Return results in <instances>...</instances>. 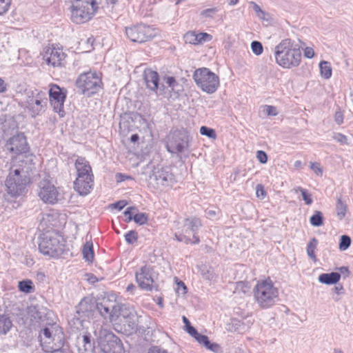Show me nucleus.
Returning a JSON list of instances; mask_svg holds the SVG:
<instances>
[{
	"mask_svg": "<svg viewBox=\"0 0 353 353\" xmlns=\"http://www.w3.org/2000/svg\"><path fill=\"white\" fill-rule=\"evenodd\" d=\"M95 0H75L72 5L71 19L76 23L89 21L97 9Z\"/></svg>",
	"mask_w": 353,
	"mask_h": 353,
	"instance_id": "nucleus-11",
	"label": "nucleus"
},
{
	"mask_svg": "<svg viewBox=\"0 0 353 353\" xmlns=\"http://www.w3.org/2000/svg\"><path fill=\"white\" fill-rule=\"evenodd\" d=\"M97 342L103 353H125V349L121 339L112 332L101 328L94 331Z\"/></svg>",
	"mask_w": 353,
	"mask_h": 353,
	"instance_id": "nucleus-6",
	"label": "nucleus"
},
{
	"mask_svg": "<svg viewBox=\"0 0 353 353\" xmlns=\"http://www.w3.org/2000/svg\"><path fill=\"white\" fill-rule=\"evenodd\" d=\"M143 79L146 87L152 91L156 92L158 89L163 90L164 86L160 85L159 74L151 69H145L143 72Z\"/></svg>",
	"mask_w": 353,
	"mask_h": 353,
	"instance_id": "nucleus-22",
	"label": "nucleus"
},
{
	"mask_svg": "<svg viewBox=\"0 0 353 353\" xmlns=\"http://www.w3.org/2000/svg\"><path fill=\"white\" fill-rule=\"evenodd\" d=\"M77 179L74 182V189L82 196L88 194L94 185V175L90 163L82 157L75 161Z\"/></svg>",
	"mask_w": 353,
	"mask_h": 353,
	"instance_id": "nucleus-3",
	"label": "nucleus"
},
{
	"mask_svg": "<svg viewBox=\"0 0 353 353\" xmlns=\"http://www.w3.org/2000/svg\"><path fill=\"white\" fill-rule=\"evenodd\" d=\"M12 326L10 317L5 314H0V336L6 335Z\"/></svg>",
	"mask_w": 353,
	"mask_h": 353,
	"instance_id": "nucleus-27",
	"label": "nucleus"
},
{
	"mask_svg": "<svg viewBox=\"0 0 353 353\" xmlns=\"http://www.w3.org/2000/svg\"><path fill=\"white\" fill-rule=\"evenodd\" d=\"M39 250L43 255L58 257L64 251L63 239L55 231H47L40 236Z\"/></svg>",
	"mask_w": 353,
	"mask_h": 353,
	"instance_id": "nucleus-5",
	"label": "nucleus"
},
{
	"mask_svg": "<svg viewBox=\"0 0 353 353\" xmlns=\"http://www.w3.org/2000/svg\"><path fill=\"white\" fill-rule=\"evenodd\" d=\"M341 279V274L338 272L323 273L319 275V282L327 285L336 284Z\"/></svg>",
	"mask_w": 353,
	"mask_h": 353,
	"instance_id": "nucleus-25",
	"label": "nucleus"
},
{
	"mask_svg": "<svg viewBox=\"0 0 353 353\" xmlns=\"http://www.w3.org/2000/svg\"><path fill=\"white\" fill-rule=\"evenodd\" d=\"M66 98V93L56 84H51L49 90V100L54 112L59 113L61 117H63L65 112L63 110V104Z\"/></svg>",
	"mask_w": 353,
	"mask_h": 353,
	"instance_id": "nucleus-15",
	"label": "nucleus"
},
{
	"mask_svg": "<svg viewBox=\"0 0 353 353\" xmlns=\"http://www.w3.org/2000/svg\"><path fill=\"white\" fill-rule=\"evenodd\" d=\"M125 322L128 323V326L130 328V331L134 332L137 330L136 316L133 317V319H128V320H126Z\"/></svg>",
	"mask_w": 353,
	"mask_h": 353,
	"instance_id": "nucleus-57",
	"label": "nucleus"
},
{
	"mask_svg": "<svg viewBox=\"0 0 353 353\" xmlns=\"http://www.w3.org/2000/svg\"><path fill=\"white\" fill-rule=\"evenodd\" d=\"M256 194L257 197L263 199L266 196V192L264 190V187L261 184H258L256 187Z\"/></svg>",
	"mask_w": 353,
	"mask_h": 353,
	"instance_id": "nucleus-55",
	"label": "nucleus"
},
{
	"mask_svg": "<svg viewBox=\"0 0 353 353\" xmlns=\"http://www.w3.org/2000/svg\"><path fill=\"white\" fill-rule=\"evenodd\" d=\"M65 57V54L62 49L54 46L47 48L43 54V60L53 67L61 65Z\"/></svg>",
	"mask_w": 353,
	"mask_h": 353,
	"instance_id": "nucleus-18",
	"label": "nucleus"
},
{
	"mask_svg": "<svg viewBox=\"0 0 353 353\" xmlns=\"http://www.w3.org/2000/svg\"><path fill=\"white\" fill-rule=\"evenodd\" d=\"M255 301L261 308L266 309L275 304L279 290L270 279L259 281L253 290Z\"/></svg>",
	"mask_w": 353,
	"mask_h": 353,
	"instance_id": "nucleus-4",
	"label": "nucleus"
},
{
	"mask_svg": "<svg viewBox=\"0 0 353 353\" xmlns=\"http://www.w3.org/2000/svg\"><path fill=\"white\" fill-rule=\"evenodd\" d=\"M44 337V339H51L52 338V332L50 330L48 327H45L40 334V337L42 339V337Z\"/></svg>",
	"mask_w": 353,
	"mask_h": 353,
	"instance_id": "nucleus-58",
	"label": "nucleus"
},
{
	"mask_svg": "<svg viewBox=\"0 0 353 353\" xmlns=\"http://www.w3.org/2000/svg\"><path fill=\"white\" fill-rule=\"evenodd\" d=\"M319 68L321 74L324 79H328L331 77L332 74V70L330 63L328 61H321L319 63Z\"/></svg>",
	"mask_w": 353,
	"mask_h": 353,
	"instance_id": "nucleus-29",
	"label": "nucleus"
},
{
	"mask_svg": "<svg viewBox=\"0 0 353 353\" xmlns=\"http://www.w3.org/2000/svg\"><path fill=\"white\" fill-rule=\"evenodd\" d=\"M186 290H187V288L183 281H179L177 283V289H176L177 292H179V293L181 292V294H185Z\"/></svg>",
	"mask_w": 353,
	"mask_h": 353,
	"instance_id": "nucleus-61",
	"label": "nucleus"
},
{
	"mask_svg": "<svg viewBox=\"0 0 353 353\" xmlns=\"http://www.w3.org/2000/svg\"><path fill=\"white\" fill-rule=\"evenodd\" d=\"M151 268L145 265L136 272V281L141 289L150 291L152 290L154 280Z\"/></svg>",
	"mask_w": 353,
	"mask_h": 353,
	"instance_id": "nucleus-19",
	"label": "nucleus"
},
{
	"mask_svg": "<svg viewBox=\"0 0 353 353\" xmlns=\"http://www.w3.org/2000/svg\"><path fill=\"white\" fill-rule=\"evenodd\" d=\"M84 318L85 316L83 315L77 314L71 320L70 323H72L75 329L80 330L83 327Z\"/></svg>",
	"mask_w": 353,
	"mask_h": 353,
	"instance_id": "nucleus-38",
	"label": "nucleus"
},
{
	"mask_svg": "<svg viewBox=\"0 0 353 353\" xmlns=\"http://www.w3.org/2000/svg\"><path fill=\"white\" fill-rule=\"evenodd\" d=\"M333 139L336 141L340 143L341 144H343V145H347V137H346V136H345L343 134L334 133V135H333Z\"/></svg>",
	"mask_w": 353,
	"mask_h": 353,
	"instance_id": "nucleus-53",
	"label": "nucleus"
},
{
	"mask_svg": "<svg viewBox=\"0 0 353 353\" xmlns=\"http://www.w3.org/2000/svg\"><path fill=\"white\" fill-rule=\"evenodd\" d=\"M336 215L339 220H342L346 214L347 210V206L345 201L341 199H337L336 205Z\"/></svg>",
	"mask_w": 353,
	"mask_h": 353,
	"instance_id": "nucleus-30",
	"label": "nucleus"
},
{
	"mask_svg": "<svg viewBox=\"0 0 353 353\" xmlns=\"http://www.w3.org/2000/svg\"><path fill=\"white\" fill-rule=\"evenodd\" d=\"M35 156L30 154L21 155L14 161L5 181L9 194L17 196L23 194L35 170Z\"/></svg>",
	"mask_w": 353,
	"mask_h": 353,
	"instance_id": "nucleus-1",
	"label": "nucleus"
},
{
	"mask_svg": "<svg viewBox=\"0 0 353 353\" xmlns=\"http://www.w3.org/2000/svg\"><path fill=\"white\" fill-rule=\"evenodd\" d=\"M12 3V0H0V15L6 14Z\"/></svg>",
	"mask_w": 353,
	"mask_h": 353,
	"instance_id": "nucleus-44",
	"label": "nucleus"
},
{
	"mask_svg": "<svg viewBox=\"0 0 353 353\" xmlns=\"http://www.w3.org/2000/svg\"><path fill=\"white\" fill-rule=\"evenodd\" d=\"M81 343L88 344L94 343L91 341V336L90 334H84L82 339H79L78 341V344L81 345Z\"/></svg>",
	"mask_w": 353,
	"mask_h": 353,
	"instance_id": "nucleus-60",
	"label": "nucleus"
},
{
	"mask_svg": "<svg viewBox=\"0 0 353 353\" xmlns=\"http://www.w3.org/2000/svg\"><path fill=\"white\" fill-rule=\"evenodd\" d=\"M200 133L202 135H205L209 138H214L216 136L214 130L206 126L201 127Z\"/></svg>",
	"mask_w": 353,
	"mask_h": 353,
	"instance_id": "nucleus-48",
	"label": "nucleus"
},
{
	"mask_svg": "<svg viewBox=\"0 0 353 353\" xmlns=\"http://www.w3.org/2000/svg\"><path fill=\"white\" fill-rule=\"evenodd\" d=\"M27 312L34 326L44 324L47 320L48 309L39 305L28 307Z\"/></svg>",
	"mask_w": 353,
	"mask_h": 353,
	"instance_id": "nucleus-21",
	"label": "nucleus"
},
{
	"mask_svg": "<svg viewBox=\"0 0 353 353\" xmlns=\"http://www.w3.org/2000/svg\"><path fill=\"white\" fill-rule=\"evenodd\" d=\"M148 353H168L166 350H162L158 347H153L150 348Z\"/></svg>",
	"mask_w": 353,
	"mask_h": 353,
	"instance_id": "nucleus-64",
	"label": "nucleus"
},
{
	"mask_svg": "<svg viewBox=\"0 0 353 353\" xmlns=\"http://www.w3.org/2000/svg\"><path fill=\"white\" fill-rule=\"evenodd\" d=\"M125 33L132 41L144 43L153 39L157 31L150 26L141 23L126 28Z\"/></svg>",
	"mask_w": 353,
	"mask_h": 353,
	"instance_id": "nucleus-13",
	"label": "nucleus"
},
{
	"mask_svg": "<svg viewBox=\"0 0 353 353\" xmlns=\"http://www.w3.org/2000/svg\"><path fill=\"white\" fill-rule=\"evenodd\" d=\"M133 220L139 225L145 223L148 220V216L145 213H136L133 216Z\"/></svg>",
	"mask_w": 353,
	"mask_h": 353,
	"instance_id": "nucleus-42",
	"label": "nucleus"
},
{
	"mask_svg": "<svg viewBox=\"0 0 353 353\" xmlns=\"http://www.w3.org/2000/svg\"><path fill=\"white\" fill-rule=\"evenodd\" d=\"M351 244V239L350 236L347 235H342L341 236L340 242H339V249L341 250H347Z\"/></svg>",
	"mask_w": 353,
	"mask_h": 353,
	"instance_id": "nucleus-39",
	"label": "nucleus"
},
{
	"mask_svg": "<svg viewBox=\"0 0 353 353\" xmlns=\"http://www.w3.org/2000/svg\"><path fill=\"white\" fill-rule=\"evenodd\" d=\"M174 183V176L169 167L154 168L149 176V185L155 190H163L172 187Z\"/></svg>",
	"mask_w": 353,
	"mask_h": 353,
	"instance_id": "nucleus-12",
	"label": "nucleus"
},
{
	"mask_svg": "<svg viewBox=\"0 0 353 353\" xmlns=\"http://www.w3.org/2000/svg\"><path fill=\"white\" fill-rule=\"evenodd\" d=\"M94 41V39L92 37L88 38L85 41L81 39L79 42V45L81 46V49L85 52H90L93 49Z\"/></svg>",
	"mask_w": 353,
	"mask_h": 353,
	"instance_id": "nucleus-34",
	"label": "nucleus"
},
{
	"mask_svg": "<svg viewBox=\"0 0 353 353\" xmlns=\"http://www.w3.org/2000/svg\"><path fill=\"white\" fill-rule=\"evenodd\" d=\"M78 350L79 353H93L94 345V343H81V345L78 344Z\"/></svg>",
	"mask_w": 353,
	"mask_h": 353,
	"instance_id": "nucleus-41",
	"label": "nucleus"
},
{
	"mask_svg": "<svg viewBox=\"0 0 353 353\" xmlns=\"http://www.w3.org/2000/svg\"><path fill=\"white\" fill-rule=\"evenodd\" d=\"M311 170L317 175L321 176L323 174V169L319 163L314 162L310 163Z\"/></svg>",
	"mask_w": 353,
	"mask_h": 353,
	"instance_id": "nucleus-50",
	"label": "nucleus"
},
{
	"mask_svg": "<svg viewBox=\"0 0 353 353\" xmlns=\"http://www.w3.org/2000/svg\"><path fill=\"white\" fill-rule=\"evenodd\" d=\"M219 11V8L215 7V8H208V9H205L203 10H202L200 13V15L203 17V18H209V19H212L214 18V14Z\"/></svg>",
	"mask_w": 353,
	"mask_h": 353,
	"instance_id": "nucleus-40",
	"label": "nucleus"
},
{
	"mask_svg": "<svg viewBox=\"0 0 353 353\" xmlns=\"http://www.w3.org/2000/svg\"><path fill=\"white\" fill-rule=\"evenodd\" d=\"M295 192H300L301 193L303 199L304 200L305 204L311 205L312 203V199L311 197V194L307 192V190L302 188L301 187H296L294 189Z\"/></svg>",
	"mask_w": 353,
	"mask_h": 353,
	"instance_id": "nucleus-36",
	"label": "nucleus"
},
{
	"mask_svg": "<svg viewBox=\"0 0 353 353\" xmlns=\"http://www.w3.org/2000/svg\"><path fill=\"white\" fill-rule=\"evenodd\" d=\"M310 223L316 227L321 226L323 224V214L319 211H316L315 213L310 217Z\"/></svg>",
	"mask_w": 353,
	"mask_h": 353,
	"instance_id": "nucleus-35",
	"label": "nucleus"
},
{
	"mask_svg": "<svg viewBox=\"0 0 353 353\" xmlns=\"http://www.w3.org/2000/svg\"><path fill=\"white\" fill-rule=\"evenodd\" d=\"M137 209L135 207L128 208L125 212L124 214L127 217L126 221L129 222L133 219L134 215L136 214Z\"/></svg>",
	"mask_w": 353,
	"mask_h": 353,
	"instance_id": "nucleus-49",
	"label": "nucleus"
},
{
	"mask_svg": "<svg viewBox=\"0 0 353 353\" xmlns=\"http://www.w3.org/2000/svg\"><path fill=\"white\" fill-rule=\"evenodd\" d=\"M202 226L199 218L193 216L184 220L181 232H176L174 236L178 241L184 242L185 244H198L200 242L199 237L196 235L198 230Z\"/></svg>",
	"mask_w": 353,
	"mask_h": 353,
	"instance_id": "nucleus-9",
	"label": "nucleus"
},
{
	"mask_svg": "<svg viewBox=\"0 0 353 353\" xmlns=\"http://www.w3.org/2000/svg\"><path fill=\"white\" fill-rule=\"evenodd\" d=\"M164 81L168 87L171 88L172 90H174L175 87L178 85L177 81L173 77H165Z\"/></svg>",
	"mask_w": 353,
	"mask_h": 353,
	"instance_id": "nucleus-54",
	"label": "nucleus"
},
{
	"mask_svg": "<svg viewBox=\"0 0 353 353\" xmlns=\"http://www.w3.org/2000/svg\"><path fill=\"white\" fill-rule=\"evenodd\" d=\"M263 112L268 116H276L278 114L276 108L272 105H264Z\"/></svg>",
	"mask_w": 353,
	"mask_h": 353,
	"instance_id": "nucleus-52",
	"label": "nucleus"
},
{
	"mask_svg": "<svg viewBox=\"0 0 353 353\" xmlns=\"http://www.w3.org/2000/svg\"><path fill=\"white\" fill-rule=\"evenodd\" d=\"M127 203L124 200L119 201L113 204V208L118 209L119 210H122L125 205Z\"/></svg>",
	"mask_w": 353,
	"mask_h": 353,
	"instance_id": "nucleus-62",
	"label": "nucleus"
},
{
	"mask_svg": "<svg viewBox=\"0 0 353 353\" xmlns=\"http://www.w3.org/2000/svg\"><path fill=\"white\" fill-rule=\"evenodd\" d=\"M317 245H318V240L315 237H314L307 243V248H306L307 254L308 256L314 261H316V260L314 251L316 249Z\"/></svg>",
	"mask_w": 353,
	"mask_h": 353,
	"instance_id": "nucleus-31",
	"label": "nucleus"
},
{
	"mask_svg": "<svg viewBox=\"0 0 353 353\" xmlns=\"http://www.w3.org/2000/svg\"><path fill=\"white\" fill-rule=\"evenodd\" d=\"M137 233L134 230H130L125 235V239L129 244H132L137 241Z\"/></svg>",
	"mask_w": 353,
	"mask_h": 353,
	"instance_id": "nucleus-45",
	"label": "nucleus"
},
{
	"mask_svg": "<svg viewBox=\"0 0 353 353\" xmlns=\"http://www.w3.org/2000/svg\"><path fill=\"white\" fill-rule=\"evenodd\" d=\"M212 36L206 32L195 33L194 32H188L184 35L185 43L193 45H198L205 41H209L212 39Z\"/></svg>",
	"mask_w": 353,
	"mask_h": 353,
	"instance_id": "nucleus-23",
	"label": "nucleus"
},
{
	"mask_svg": "<svg viewBox=\"0 0 353 353\" xmlns=\"http://www.w3.org/2000/svg\"><path fill=\"white\" fill-rule=\"evenodd\" d=\"M274 56L276 62L284 68L297 67L301 61L300 49L290 39L282 40L276 46Z\"/></svg>",
	"mask_w": 353,
	"mask_h": 353,
	"instance_id": "nucleus-2",
	"label": "nucleus"
},
{
	"mask_svg": "<svg viewBox=\"0 0 353 353\" xmlns=\"http://www.w3.org/2000/svg\"><path fill=\"white\" fill-rule=\"evenodd\" d=\"M183 321L185 324V330L186 331L191 335L193 336L194 334H197L196 330L192 327L190 324V322L189 320L185 316H183Z\"/></svg>",
	"mask_w": 353,
	"mask_h": 353,
	"instance_id": "nucleus-46",
	"label": "nucleus"
},
{
	"mask_svg": "<svg viewBox=\"0 0 353 353\" xmlns=\"http://www.w3.org/2000/svg\"><path fill=\"white\" fill-rule=\"evenodd\" d=\"M83 259L88 261L92 262L94 259V251H93V245L92 243L90 241H87L83 248Z\"/></svg>",
	"mask_w": 353,
	"mask_h": 353,
	"instance_id": "nucleus-28",
	"label": "nucleus"
},
{
	"mask_svg": "<svg viewBox=\"0 0 353 353\" xmlns=\"http://www.w3.org/2000/svg\"><path fill=\"white\" fill-rule=\"evenodd\" d=\"M6 148L12 154L19 155L28 152L29 147L24 134L18 133L8 140Z\"/></svg>",
	"mask_w": 353,
	"mask_h": 353,
	"instance_id": "nucleus-17",
	"label": "nucleus"
},
{
	"mask_svg": "<svg viewBox=\"0 0 353 353\" xmlns=\"http://www.w3.org/2000/svg\"><path fill=\"white\" fill-rule=\"evenodd\" d=\"M190 139L185 130L171 131L167 137L166 149L170 153L181 154L188 150Z\"/></svg>",
	"mask_w": 353,
	"mask_h": 353,
	"instance_id": "nucleus-10",
	"label": "nucleus"
},
{
	"mask_svg": "<svg viewBox=\"0 0 353 353\" xmlns=\"http://www.w3.org/2000/svg\"><path fill=\"white\" fill-rule=\"evenodd\" d=\"M314 51L312 48L306 47L304 49V56L307 59H312L314 57Z\"/></svg>",
	"mask_w": 353,
	"mask_h": 353,
	"instance_id": "nucleus-59",
	"label": "nucleus"
},
{
	"mask_svg": "<svg viewBox=\"0 0 353 353\" xmlns=\"http://www.w3.org/2000/svg\"><path fill=\"white\" fill-rule=\"evenodd\" d=\"M117 304L116 301L104 299L101 302L97 303V308L104 319L110 321H115Z\"/></svg>",
	"mask_w": 353,
	"mask_h": 353,
	"instance_id": "nucleus-20",
	"label": "nucleus"
},
{
	"mask_svg": "<svg viewBox=\"0 0 353 353\" xmlns=\"http://www.w3.org/2000/svg\"><path fill=\"white\" fill-rule=\"evenodd\" d=\"M256 157L261 163H265L268 161V156L264 151H257Z\"/></svg>",
	"mask_w": 353,
	"mask_h": 353,
	"instance_id": "nucleus-56",
	"label": "nucleus"
},
{
	"mask_svg": "<svg viewBox=\"0 0 353 353\" xmlns=\"http://www.w3.org/2000/svg\"><path fill=\"white\" fill-rule=\"evenodd\" d=\"M26 104L32 117H35L41 114L48 105L46 92L37 90L31 92V94L27 97Z\"/></svg>",
	"mask_w": 353,
	"mask_h": 353,
	"instance_id": "nucleus-14",
	"label": "nucleus"
},
{
	"mask_svg": "<svg viewBox=\"0 0 353 353\" xmlns=\"http://www.w3.org/2000/svg\"><path fill=\"white\" fill-rule=\"evenodd\" d=\"M39 196L46 203L54 204L60 200V194L57 188L48 180L39 183Z\"/></svg>",
	"mask_w": 353,
	"mask_h": 353,
	"instance_id": "nucleus-16",
	"label": "nucleus"
},
{
	"mask_svg": "<svg viewBox=\"0 0 353 353\" xmlns=\"http://www.w3.org/2000/svg\"><path fill=\"white\" fill-rule=\"evenodd\" d=\"M202 276L209 281L213 280L216 278L215 274L211 268H208L206 266H203L201 270Z\"/></svg>",
	"mask_w": 353,
	"mask_h": 353,
	"instance_id": "nucleus-37",
	"label": "nucleus"
},
{
	"mask_svg": "<svg viewBox=\"0 0 353 353\" xmlns=\"http://www.w3.org/2000/svg\"><path fill=\"white\" fill-rule=\"evenodd\" d=\"M334 119L337 124L341 125L343 121V117L341 112H336L334 115Z\"/></svg>",
	"mask_w": 353,
	"mask_h": 353,
	"instance_id": "nucleus-63",
	"label": "nucleus"
},
{
	"mask_svg": "<svg viewBox=\"0 0 353 353\" xmlns=\"http://www.w3.org/2000/svg\"><path fill=\"white\" fill-rule=\"evenodd\" d=\"M193 79L196 85L208 94L214 93L220 85L219 77L207 68L196 69Z\"/></svg>",
	"mask_w": 353,
	"mask_h": 353,
	"instance_id": "nucleus-7",
	"label": "nucleus"
},
{
	"mask_svg": "<svg viewBox=\"0 0 353 353\" xmlns=\"http://www.w3.org/2000/svg\"><path fill=\"white\" fill-rule=\"evenodd\" d=\"M192 336L201 344L206 347L210 344V340L205 335H202L197 332V334H194Z\"/></svg>",
	"mask_w": 353,
	"mask_h": 353,
	"instance_id": "nucleus-47",
	"label": "nucleus"
},
{
	"mask_svg": "<svg viewBox=\"0 0 353 353\" xmlns=\"http://www.w3.org/2000/svg\"><path fill=\"white\" fill-rule=\"evenodd\" d=\"M92 305L90 303V300L87 298L83 299L79 305L77 306V314L78 315H83L87 316V313L92 310Z\"/></svg>",
	"mask_w": 353,
	"mask_h": 353,
	"instance_id": "nucleus-26",
	"label": "nucleus"
},
{
	"mask_svg": "<svg viewBox=\"0 0 353 353\" xmlns=\"http://www.w3.org/2000/svg\"><path fill=\"white\" fill-rule=\"evenodd\" d=\"M19 289L26 293H30L34 288L33 283L30 280H25L19 282Z\"/></svg>",
	"mask_w": 353,
	"mask_h": 353,
	"instance_id": "nucleus-33",
	"label": "nucleus"
},
{
	"mask_svg": "<svg viewBox=\"0 0 353 353\" xmlns=\"http://www.w3.org/2000/svg\"><path fill=\"white\" fill-rule=\"evenodd\" d=\"M249 3H250V5L252 6L254 11L255 12L256 17L259 19H262V20H265V21L268 20V16H269L268 14L266 12H265L264 10H263L256 3H255L254 1H250Z\"/></svg>",
	"mask_w": 353,
	"mask_h": 353,
	"instance_id": "nucleus-32",
	"label": "nucleus"
},
{
	"mask_svg": "<svg viewBox=\"0 0 353 353\" xmlns=\"http://www.w3.org/2000/svg\"><path fill=\"white\" fill-rule=\"evenodd\" d=\"M251 48L254 54L260 55L263 53V48L261 42L254 41L251 43Z\"/></svg>",
	"mask_w": 353,
	"mask_h": 353,
	"instance_id": "nucleus-43",
	"label": "nucleus"
},
{
	"mask_svg": "<svg viewBox=\"0 0 353 353\" xmlns=\"http://www.w3.org/2000/svg\"><path fill=\"white\" fill-rule=\"evenodd\" d=\"M102 81L99 74L87 72L81 74L76 80V86L81 94L90 97L102 88Z\"/></svg>",
	"mask_w": 353,
	"mask_h": 353,
	"instance_id": "nucleus-8",
	"label": "nucleus"
},
{
	"mask_svg": "<svg viewBox=\"0 0 353 353\" xmlns=\"http://www.w3.org/2000/svg\"><path fill=\"white\" fill-rule=\"evenodd\" d=\"M208 350H210L215 353H221L223 352L221 347L216 343H212L210 341V344L205 347Z\"/></svg>",
	"mask_w": 353,
	"mask_h": 353,
	"instance_id": "nucleus-51",
	"label": "nucleus"
},
{
	"mask_svg": "<svg viewBox=\"0 0 353 353\" xmlns=\"http://www.w3.org/2000/svg\"><path fill=\"white\" fill-rule=\"evenodd\" d=\"M116 312L117 315L115 316V321L120 317H123L125 321L128 320V319L135 317V311L134 309L125 304L117 303Z\"/></svg>",
	"mask_w": 353,
	"mask_h": 353,
	"instance_id": "nucleus-24",
	"label": "nucleus"
}]
</instances>
